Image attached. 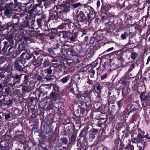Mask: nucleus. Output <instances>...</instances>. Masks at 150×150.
I'll list each match as a JSON object with an SVG mask.
<instances>
[{
	"label": "nucleus",
	"instance_id": "47",
	"mask_svg": "<svg viewBox=\"0 0 150 150\" xmlns=\"http://www.w3.org/2000/svg\"><path fill=\"white\" fill-rule=\"evenodd\" d=\"M11 118V116L10 114H7L5 115V118L6 119H9Z\"/></svg>",
	"mask_w": 150,
	"mask_h": 150
},
{
	"label": "nucleus",
	"instance_id": "43",
	"mask_svg": "<svg viewBox=\"0 0 150 150\" xmlns=\"http://www.w3.org/2000/svg\"><path fill=\"white\" fill-rule=\"evenodd\" d=\"M21 75H16L14 77V79H15L17 80V79H19V78H20L21 77Z\"/></svg>",
	"mask_w": 150,
	"mask_h": 150
},
{
	"label": "nucleus",
	"instance_id": "61",
	"mask_svg": "<svg viewBox=\"0 0 150 150\" xmlns=\"http://www.w3.org/2000/svg\"><path fill=\"white\" fill-rule=\"evenodd\" d=\"M144 137H145L146 138L149 139V141H150V137H148L147 135H145Z\"/></svg>",
	"mask_w": 150,
	"mask_h": 150
},
{
	"label": "nucleus",
	"instance_id": "3",
	"mask_svg": "<svg viewBox=\"0 0 150 150\" xmlns=\"http://www.w3.org/2000/svg\"><path fill=\"white\" fill-rule=\"evenodd\" d=\"M46 17L47 16L45 14H42L40 18L37 19V23L39 27L42 26V24L43 22L47 21Z\"/></svg>",
	"mask_w": 150,
	"mask_h": 150
},
{
	"label": "nucleus",
	"instance_id": "22",
	"mask_svg": "<svg viewBox=\"0 0 150 150\" xmlns=\"http://www.w3.org/2000/svg\"><path fill=\"white\" fill-rule=\"evenodd\" d=\"M59 89L58 86L55 85H54L53 87V89L52 92H57L59 93Z\"/></svg>",
	"mask_w": 150,
	"mask_h": 150
},
{
	"label": "nucleus",
	"instance_id": "51",
	"mask_svg": "<svg viewBox=\"0 0 150 150\" xmlns=\"http://www.w3.org/2000/svg\"><path fill=\"white\" fill-rule=\"evenodd\" d=\"M133 140H132V143H137L135 139V138H134L132 139Z\"/></svg>",
	"mask_w": 150,
	"mask_h": 150
},
{
	"label": "nucleus",
	"instance_id": "49",
	"mask_svg": "<svg viewBox=\"0 0 150 150\" xmlns=\"http://www.w3.org/2000/svg\"><path fill=\"white\" fill-rule=\"evenodd\" d=\"M90 73H91L93 74V76L94 75V74L95 73V71L94 70L91 69L90 70Z\"/></svg>",
	"mask_w": 150,
	"mask_h": 150
},
{
	"label": "nucleus",
	"instance_id": "59",
	"mask_svg": "<svg viewBox=\"0 0 150 150\" xmlns=\"http://www.w3.org/2000/svg\"><path fill=\"white\" fill-rule=\"evenodd\" d=\"M144 148H143V146L142 147L141 146H139V150H143Z\"/></svg>",
	"mask_w": 150,
	"mask_h": 150
},
{
	"label": "nucleus",
	"instance_id": "6",
	"mask_svg": "<svg viewBox=\"0 0 150 150\" xmlns=\"http://www.w3.org/2000/svg\"><path fill=\"white\" fill-rule=\"evenodd\" d=\"M88 18V22L90 24L91 21L95 18V15L94 12L93 11H90L88 14L87 15Z\"/></svg>",
	"mask_w": 150,
	"mask_h": 150
},
{
	"label": "nucleus",
	"instance_id": "25",
	"mask_svg": "<svg viewBox=\"0 0 150 150\" xmlns=\"http://www.w3.org/2000/svg\"><path fill=\"white\" fill-rule=\"evenodd\" d=\"M95 137L96 136L93 133H89V139H90L91 141L92 139H94Z\"/></svg>",
	"mask_w": 150,
	"mask_h": 150
},
{
	"label": "nucleus",
	"instance_id": "38",
	"mask_svg": "<svg viewBox=\"0 0 150 150\" xmlns=\"http://www.w3.org/2000/svg\"><path fill=\"white\" fill-rule=\"evenodd\" d=\"M91 133L94 134L97 133L98 132V130L97 129L93 128L92 130L91 131Z\"/></svg>",
	"mask_w": 150,
	"mask_h": 150
},
{
	"label": "nucleus",
	"instance_id": "15",
	"mask_svg": "<svg viewBox=\"0 0 150 150\" xmlns=\"http://www.w3.org/2000/svg\"><path fill=\"white\" fill-rule=\"evenodd\" d=\"M71 76L69 75H68L67 76L61 79V81L63 83H65L67 82L70 79Z\"/></svg>",
	"mask_w": 150,
	"mask_h": 150
},
{
	"label": "nucleus",
	"instance_id": "10",
	"mask_svg": "<svg viewBox=\"0 0 150 150\" xmlns=\"http://www.w3.org/2000/svg\"><path fill=\"white\" fill-rule=\"evenodd\" d=\"M85 16L84 13L82 11L80 12L78 15V18L83 21L85 19Z\"/></svg>",
	"mask_w": 150,
	"mask_h": 150
},
{
	"label": "nucleus",
	"instance_id": "23",
	"mask_svg": "<svg viewBox=\"0 0 150 150\" xmlns=\"http://www.w3.org/2000/svg\"><path fill=\"white\" fill-rule=\"evenodd\" d=\"M62 34V37L64 38H66L67 37V35L68 33V32L67 31H62L61 32Z\"/></svg>",
	"mask_w": 150,
	"mask_h": 150
},
{
	"label": "nucleus",
	"instance_id": "28",
	"mask_svg": "<svg viewBox=\"0 0 150 150\" xmlns=\"http://www.w3.org/2000/svg\"><path fill=\"white\" fill-rule=\"evenodd\" d=\"M123 102V100L122 99H121L117 102V103L119 108H121L122 107V104Z\"/></svg>",
	"mask_w": 150,
	"mask_h": 150
},
{
	"label": "nucleus",
	"instance_id": "24",
	"mask_svg": "<svg viewBox=\"0 0 150 150\" xmlns=\"http://www.w3.org/2000/svg\"><path fill=\"white\" fill-rule=\"evenodd\" d=\"M58 17L56 15L52 14L50 15V20H53L54 19L56 20L58 19Z\"/></svg>",
	"mask_w": 150,
	"mask_h": 150
},
{
	"label": "nucleus",
	"instance_id": "50",
	"mask_svg": "<svg viewBox=\"0 0 150 150\" xmlns=\"http://www.w3.org/2000/svg\"><path fill=\"white\" fill-rule=\"evenodd\" d=\"M88 37L87 36L85 37L84 40V42H87L88 40Z\"/></svg>",
	"mask_w": 150,
	"mask_h": 150
},
{
	"label": "nucleus",
	"instance_id": "62",
	"mask_svg": "<svg viewBox=\"0 0 150 150\" xmlns=\"http://www.w3.org/2000/svg\"><path fill=\"white\" fill-rule=\"evenodd\" d=\"M127 93H129L130 91L129 88V87H127Z\"/></svg>",
	"mask_w": 150,
	"mask_h": 150
},
{
	"label": "nucleus",
	"instance_id": "35",
	"mask_svg": "<svg viewBox=\"0 0 150 150\" xmlns=\"http://www.w3.org/2000/svg\"><path fill=\"white\" fill-rule=\"evenodd\" d=\"M45 86H47V88H48L49 89H50L51 88V86L50 85L47 84H43L42 85L40 86V87H45ZM46 88H47V87H46Z\"/></svg>",
	"mask_w": 150,
	"mask_h": 150
},
{
	"label": "nucleus",
	"instance_id": "20",
	"mask_svg": "<svg viewBox=\"0 0 150 150\" xmlns=\"http://www.w3.org/2000/svg\"><path fill=\"white\" fill-rule=\"evenodd\" d=\"M23 54H24V55H25L26 56V57L25 58V63L26 62V60H29L31 58H32V56L31 55H28V56H27V53H23L21 55H22Z\"/></svg>",
	"mask_w": 150,
	"mask_h": 150
},
{
	"label": "nucleus",
	"instance_id": "42",
	"mask_svg": "<svg viewBox=\"0 0 150 150\" xmlns=\"http://www.w3.org/2000/svg\"><path fill=\"white\" fill-rule=\"evenodd\" d=\"M31 39V38L30 37H25L24 36V39L26 41H30V39Z\"/></svg>",
	"mask_w": 150,
	"mask_h": 150
},
{
	"label": "nucleus",
	"instance_id": "9",
	"mask_svg": "<svg viewBox=\"0 0 150 150\" xmlns=\"http://www.w3.org/2000/svg\"><path fill=\"white\" fill-rule=\"evenodd\" d=\"M44 126L46 134H48L51 132L52 129L48 125H46Z\"/></svg>",
	"mask_w": 150,
	"mask_h": 150
},
{
	"label": "nucleus",
	"instance_id": "55",
	"mask_svg": "<svg viewBox=\"0 0 150 150\" xmlns=\"http://www.w3.org/2000/svg\"><path fill=\"white\" fill-rule=\"evenodd\" d=\"M24 28V27L23 26V24H21L20 25L19 27V28L20 30H22Z\"/></svg>",
	"mask_w": 150,
	"mask_h": 150
},
{
	"label": "nucleus",
	"instance_id": "41",
	"mask_svg": "<svg viewBox=\"0 0 150 150\" xmlns=\"http://www.w3.org/2000/svg\"><path fill=\"white\" fill-rule=\"evenodd\" d=\"M114 133V131L113 130H111L110 132L109 136L110 137H112Z\"/></svg>",
	"mask_w": 150,
	"mask_h": 150
},
{
	"label": "nucleus",
	"instance_id": "21",
	"mask_svg": "<svg viewBox=\"0 0 150 150\" xmlns=\"http://www.w3.org/2000/svg\"><path fill=\"white\" fill-rule=\"evenodd\" d=\"M69 51L71 53L70 54V55H72V56H77L78 54L75 50L71 49Z\"/></svg>",
	"mask_w": 150,
	"mask_h": 150
},
{
	"label": "nucleus",
	"instance_id": "26",
	"mask_svg": "<svg viewBox=\"0 0 150 150\" xmlns=\"http://www.w3.org/2000/svg\"><path fill=\"white\" fill-rule=\"evenodd\" d=\"M137 54L135 52H132L131 57V58L133 59H134L137 58Z\"/></svg>",
	"mask_w": 150,
	"mask_h": 150
},
{
	"label": "nucleus",
	"instance_id": "63",
	"mask_svg": "<svg viewBox=\"0 0 150 150\" xmlns=\"http://www.w3.org/2000/svg\"><path fill=\"white\" fill-rule=\"evenodd\" d=\"M102 19L103 20L106 19V17L105 16H102Z\"/></svg>",
	"mask_w": 150,
	"mask_h": 150
},
{
	"label": "nucleus",
	"instance_id": "52",
	"mask_svg": "<svg viewBox=\"0 0 150 150\" xmlns=\"http://www.w3.org/2000/svg\"><path fill=\"white\" fill-rule=\"evenodd\" d=\"M82 6H84L85 8H87L89 6L87 5V4H83L82 5Z\"/></svg>",
	"mask_w": 150,
	"mask_h": 150
},
{
	"label": "nucleus",
	"instance_id": "46",
	"mask_svg": "<svg viewBox=\"0 0 150 150\" xmlns=\"http://www.w3.org/2000/svg\"><path fill=\"white\" fill-rule=\"evenodd\" d=\"M148 143L147 141H146L144 142L143 143V148H145V147L148 145Z\"/></svg>",
	"mask_w": 150,
	"mask_h": 150
},
{
	"label": "nucleus",
	"instance_id": "27",
	"mask_svg": "<svg viewBox=\"0 0 150 150\" xmlns=\"http://www.w3.org/2000/svg\"><path fill=\"white\" fill-rule=\"evenodd\" d=\"M38 61L36 59H33L32 61V64L35 66L38 67Z\"/></svg>",
	"mask_w": 150,
	"mask_h": 150
},
{
	"label": "nucleus",
	"instance_id": "8",
	"mask_svg": "<svg viewBox=\"0 0 150 150\" xmlns=\"http://www.w3.org/2000/svg\"><path fill=\"white\" fill-rule=\"evenodd\" d=\"M35 22V20L32 19H28L27 20V25L28 27H31L34 25Z\"/></svg>",
	"mask_w": 150,
	"mask_h": 150
},
{
	"label": "nucleus",
	"instance_id": "18",
	"mask_svg": "<svg viewBox=\"0 0 150 150\" xmlns=\"http://www.w3.org/2000/svg\"><path fill=\"white\" fill-rule=\"evenodd\" d=\"M51 65V63L47 60H45L43 63V65L44 68L49 67Z\"/></svg>",
	"mask_w": 150,
	"mask_h": 150
},
{
	"label": "nucleus",
	"instance_id": "30",
	"mask_svg": "<svg viewBox=\"0 0 150 150\" xmlns=\"http://www.w3.org/2000/svg\"><path fill=\"white\" fill-rule=\"evenodd\" d=\"M45 71H45V72H47V74L49 75L51 74L52 72V70L50 67L48 68L47 69H45Z\"/></svg>",
	"mask_w": 150,
	"mask_h": 150
},
{
	"label": "nucleus",
	"instance_id": "7",
	"mask_svg": "<svg viewBox=\"0 0 150 150\" xmlns=\"http://www.w3.org/2000/svg\"><path fill=\"white\" fill-rule=\"evenodd\" d=\"M3 44L4 46L2 48V51L5 53L6 52L7 53V49L9 47V45H8V43L7 42L5 41L3 42Z\"/></svg>",
	"mask_w": 150,
	"mask_h": 150
},
{
	"label": "nucleus",
	"instance_id": "33",
	"mask_svg": "<svg viewBox=\"0 0 150 150\" xmlns=\"http://www.w3.org/2000/svg\"><path fill=\"white\" fill-rule=\"evenodd\" d=\"M145 121L147 124H148L149 122V115H145Z\"/></svg>",
	"mask_w": 150,
	"mask_h": 150
},
{
	"label": "nucleus",
	"instance_id": "58",
	"mask_svg": "<svg viewBox=\"0 0 150 150\" xmlns=\"http://www.w3.org/2000/svg\"><path fill=\"white\" fill-rule=\"evenodd\" d=\"M6 39L8 41L10 42L12 40V39L11 37H9L8 38H6Z\"/></svg>",
	"mask_w": 150,
	"mask_h": 150
},
{
	"label": "nucleus",
	"instance_id": "17",
	"mask_svg": "<svg viewBox=\"0 0 150 150\" xmlns=\"http://www.w3.org/2000/svg\"><path fill=\"white\" fill-rule=\"evenodd\" d=\"M70 8L71 6L70 5L66 6L63 10V12L65 13L69 12L70 10Z\"/></svg>",
	"mask_w": 150,
	"mask_h": 150
},
{
	"label": "nucleus",
	"instance_id": "48",
	"mask_svg": "<svg viewBox=\"0 0 150 150\" xmlns=\"http://www.w3.org/2000/svg\"><path fill=\"white\" fill-rule=\"evenodd\" d=\"M114 97V96H111L110 97L109 99L108 100L109 101L110 100V102L112 103H114L115 101L113 100H110V99L111 98H113Z\"/></svg>",
	"mask_w": 150,
	"mask_h": 150
},
{
	"label": "nucleus",
	"instance_id": "37",
	"mask_svg": "<svg viewBox=\"0 0 150 150\" xmlns=\"http://www.w3.org/2000/svg\"><path fill=\"white\" fill-rule=\"evenodd\" d=\"M13 51V47L11 46V47L8 50V54H10Z\"/></svg>",
	"mask_w": 150,
	"mask_h": 150
},
{
	"label": "nucleus",
	"instance_id": "36",
	"mask_svg": "<svg viewBox=\"0 0 150 150\" xmlns=\"http://www.w3.org/2000/svg\"><path fill=\"white\" fill-rule=\"evenodd\" d=\"M97 85L98 86H96V89H97L98 90L100 91V90H101V89L102 88L101 86L100 85L99 83H97Z\"/></svg>",
	"mask_w": 150,
	"mask_h": 150
},
{
	"label": "nucleus",
	"instance_id": "45",
	"mask_svg": "<svg viewBox=\"0 0 150 150\" xmlns=\"http://www.w3.org/2000/svg\"><path fill=\"white\" fill-rule=\"evenodd\" d=\"M46 80L47 81H50L52 80H54V78H50V77H48L46 78H45Z\"/></svg>",
	"mask_w": 150,
	"mask_h": 150
},
{
	"label": "nucleus",
	"instance_id": "54",
	"mask_svg": "<svg viewBox=\"0 0 150 150\" xmlns=\"http://www.w3.org/2000/svg\"><path fill=\"white\" fill-rule=\"evenodd\" d=\"M34 97H31L30 98V102H33L34 101Z\"/></svg>",
	"mask_w": 150,
	"mask_h": 150
},
{
	"label": "nucleus",
	"instance_id": "2",
	"mask_svg": "<svg viewBox=\"0 0 150 150\" xmlns=\"http://www.w3.org/2000/svg\"><path fill=\"white\" fill-rule=\"evenodd\" d=\"M26 56L24 54L21 55L20 59L17 60L15 63V68L17 70L19 71H23L22 66L25 64V60Z\"/></svg>",
	"mask_w": 150,
	"mask_h": 150
},
{
	"label": "nucleus",
	"instance_id": "53",
	"mask_svg": "<svg viewBox=\"0 0 150 150\" xmlns=\"http://www.w3.org/2000/svg\"><path fill=\"white\" fill-rule=\"evenodd\" d=\"M113 49H114V48L113 47H111L110 48L108 49V50H106V51L107 52H109L110 51L113 50Z\"/></svg>",
	"mask_w": 150,
	"mask_h": 150
},
{
	"label": "nucleus",
	"instance_id": "16",
	"mask_svg": "<svg viewBox=\"0 0 150 150\" xmlns=\"http://www.w3.org/2000/svg\"><path fill=\"white\" fill-rule=\"evenodd\" d=\"M61 141L62 145H66L68 142V139L67 138L65 137H62L61 138Z\"/></svg>",
	"mask_w": 150,
	"mask_h": 150
},
{
	"label": "nucleus",
	"instance_id": "11",
	"mask_svg": "<svg viewBox=\"0 0 150 150\" xmlns=\"http://www.w3.org/2000/svg\"><path fill=\"white\" fill-rule=\"evenodd\" d=\"M144 138V137H142L141 134L140 133L138 134L137 137L135 138V139L137 143H140Z\"/></svg>",
	"mask_w": 150,
	"mask_h": 150
},
{
	"label": "nucleus",
	"instance_id": "56",
	"mask_svg": "<svg viewBox=\"0 0 150 150\" xmlns=\"http://www.w3.org/2000/svg\"><path fill=\"white\" fill-rule=\"evenodd\" d=\"M41 94H45V92L43 91H41L40 92L39 94L38 95L39 97H40V96Z\"/></svg>",
	"mask_w": 150,
	"mask_h": 150
},
{
	"label": "nucleus",
	"instance_id": "1",
	"mask_svg": "<svg viewBox=\"0 0 150 150\" xmlns=\"http://www.w3.org/2000/svg\"><path fill=\"white\" fill-rule=\"evenodd\" d=\"M145 93L144 92H143L140 95V98L141 100L143 102L142 103V105L143 106L144 110L145 111H146L147 109L150 108V103L147 102V103L144 102V101L149 98H150V92H149L147 93V95L146 96L144 95Z\"/></svg>",
	"mask_w": 150,
	"mask_h": 150
},
{
	"label": "nucleus",
	"instance_id": "60",
	"mask_svg": "<svg viewBox=\"0 0 150 150\" xmlns=\"http://www.w3.org/2000/svg\"><path fill=\"white\" fill-rule=\"evenodd\" d=\"M59 45L58 44H56V47L54 48V49H57L59 47Z\"/></svg>",
	"mask_w": 150,
	"mask_h": 150
},
{
	"label": "nucleus",
	"instance_id": "32",
	"mask_svg": "<svg viewBox=\"0 0 150 150\" xmlns=\"http://www.w3.org/2000/svg\"><path fill=\"white\" fill-rule=\"evenodd\" d=\"M108 76V74L107 73H106L105 74L101 76V80H103L105 79H106Z\"/></svg>",
	"mask_w": 150,
	"mask_h": 150
},
{
	"label": "nucleus",
	"instance_id": "64",
	"mask_svg": "<svg viewBox=\"0 0 150 150\" xmlns=\"http://www.w3.org/2000/svg\"><path fill=\"white\" fill-rule=\"evenodd\" d=\"M39 54L40 53L37 52H35V54L36 55H39Z\"/></svg>",
	"mask_w": 150,
	"mask_h": 150
},
{
	"label": "nucleus",
	"instance_id": "57",
	"mask_svg": "<svg viewBox=\"0 0 150 150\" xmlns=\"http://www.w3.org/2000/svg\"><path fill=\"white\" fill-rule=\"evenodd\" d=\"M150 61V56H149L148 57L147 60V62L146 63V64H148L149 63Z\"/></svg>",
	"mask_w": 150,
	"mask_h": 150
},
{
	"label": "nucleus",
	"instance_id": "4",
	"mask_svg": "<svg viewBox=\"0 0 150 150\" xmlns=\"http://www.w3.org/2000/svg\"><path fill=\"white\" fill-rule=\"evenodd\" d=\"M50 96V98L54 101H56L57 99H59L60 96L59 93L57 92H52Z\"/></svg>",
	"mask_w": 150,
	"mask_h": 150
},
{
	"label": "nucleus",
	"instance_id": "5",
	"mask_svg": "<svg viewBox=\"0 0 150 150\" xmlns=\"http://www.w3.org/2000/svg\"><path fill=\"white\" fill-rule=\"evenodd\" d=\"M33 89L34 87L33 86H23L22 88V91L24 92L29 93Z\"/></svg>",
	"mask_w": 150,
	"mask_h": 150
},
{
	"label": "nucleus",
	"instance_id": "19",
	"mask_svg": "<svg viewBox=\"0 0 150 150\" xmlns=\"http://www.w3.org/2000/svg\"><path fill=\"white\" fill-rule=\"evenodd\" d=\"M77 135L74 134H72L70 137L69 139L71 142H72L74 141L76 139Z\"/></svg>",
	"mask_w": 150,
	"mask_h": 150
},
{
	"label": "nucleus",
	"instance_id": "12",
	"mask_svg": "<svg viewBox=\"0 0 150 150\" xmlns=\"http://www.w3.org/2000/svg\"><path fill=\"white\" fill-rule=\"evenodd\" d=\"M77 37V34L76 32H75L71 37L69 39L71 42H75L76 40V38Z\"/></svg>",
	"mask_w": 150,
	"mask_h": 150
},
{
	"label": "nucleus",
	"instance_id": "39",
	"mask_svg": "<svg viewBox=\"0 0 150 150\" xmlns=\"http://www.w3.org/2000/svg\"><path fill=\"white\" fill-rule=\"evenodd\" d=\"M128 146L131 150H133L134 149V146L133 145L128 143Z\"/></svg>",
	"mask_w": 150,
	"mask_h": 150
},
{
	"label": "nucleus",
	"instance_id": "31",
	"mask_svg": "<svg viewBox=\"0 0 150 150\" xmlns=\"http://www.w3.org/2000/svg\"><path fill=\"white\" fill-rule=\"evenodd\" d=\"M127 36V33H125L124 34H122L121 35V38L123 40L125 39Z\"/></svg>",
	"mask_w": 150,
	"mask_h": 150
},
{
	"label": "nucleus",
	"instance_id": "29",
	"mask_svg": "<svg viewBox=\"0 0 150 150\" xmlns=\"http://www.w3.org/2000/svg\"><path fill=\"white\" fill-rule=\"evenodd\" d=\"M81 5V4L80 2H78L72 4V6L74 8H76Z\"/></svg>",
	"mask_w": 150,
	"mask_h": 150
},
{
	"label": "nucleus",
	"instance_id": "34",
	"mask_svg": "<svg viewBox=\"0 0 150 150\" xmlns=\"http://www.w3.org/2000/svg\"><path fill=\"white\" fill-rule=\"evenodd\" d=\"M86 132V130L85 128L83 129L82 131L81 132L79 135V137H83V134L84 132Z\"/></svg>",
	"mask_w": 150,
	"mask_h": 150
},
{
	"label": "nucleus",
	"instance_id": "13",
	"mask_svg": "<svg viewBox=\"0 0 150 150\" xmlns=\"http://www.w3.org/2000/svg\"><path fill=\"white\" fill-rule=\"evenodd\" d=\"M119 145V140L116 139L115 141L114 145L112 150H118V146Z\"/></svg>",
	"mask_w": 150,
	"mask_h": 150
},
{
	"label": "nucleus",
	"instance_id": "40",
	"mask_svg": "<svg viewBox=\"0 0 150 150\" xmlns=\"http://www.w3.org/2000/svg\"><path fill=\"white\" fill-rule=\"evenodd\" d=\"M10 10L9 9H7L5 11V13L6 15H8L9 14Z\"/></svg>",
	"mask_w": 150,
	"mask_h": 150
},
{
	"label": "nucleus",
	"instance_id": "44",
	"mask_svg": "<svg viewBox=\"0 0 150 150\" xmlns=\"http://www.w3.org/2000/svg\"><path fill=\"white\" fill-rule=\"evenodd\" d=\"M96 6L97 8H98L100 6V1L99 0H98L97 1Z\"/></svg>",
	"mask_w": 150,
	"mask_h": 150
},
{
	"label": "nucleus",
	"instance_id": "14",
	"mask_svg": "<svg viewBox=\"0 0 150 150\" xmlns=\"http://www.w3.org/2000/svg\"><path fill=\"white\" fill-rule=\"evenodd\" d=\"M88 144L85 142H83L81 144V148L83 149L87 150L88 148Z\"/></svg>",
	"mask_w": 150,
	"mask_h": 150
}]
</instances>
